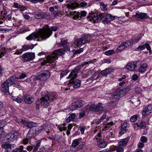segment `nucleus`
Segmentation results:
<instances>
[{
  "instance_id": "nucleus-54",
  "label": "nucleus",
  "mask_w": 152,
  "mask_h": 152,
  "mask_svg": "<svg viewBox=\"0 0 152 152\" xmlns=\"http://www.w3.org/2000/svg\"><path fill=\"white\" fill-rule=\"evenodd\" d=\"M107 143H99L98 144L100 148H104L107 145Z\"/></svg>"
},
{
  "instance_id": "nucleus-2",
  "label": "nucleus",
  "mask_w": 152,
  "mask_h": 152,
  "mask_svg": "<svg viewBox=\"0 0 152 152\" xmlns=\"http://www.w3.org/2000/svg\"><path fill=\"white\" fill-rule=\"evenodd\" d=\"M69 48H65L64 50L62 49L55 50L52 53L50 54L47 57L46 60L42 62L41 64L42 65H46V66H51L50 64H52V65H55V63L54 61L57 59L58 56L64 54L65 51H69Z\"/></svg>"
},
{
  "instance_id": "nucleus-61",
  "label": "nucleus",
  "mask_w": 152,
  "mask_h": 152,
  "mask_svg": "<svg viewBox=\"0 0 152 152\" xmlns=\"http://www.w3.org/2000/svg\"><path fill=\"white\" fill-rule=\"evenodd\" d=\"M94 61H93L91 60L88 62H85L83 64H81L82 66H83L84 65L88 64H89L93 63Z\"/></svg>"
},
{
  "instance_id": "nucleus-57",
  "label": "nucleus",
  "mask_w": 152,
  "mask_h": 152,
  "mask_svg": "<svg viewBox=\"0 0 152 152\" xmlns=\"http://www.w3.org/2000/svg\"><path fill=\"white\" fill-rule=\"evenodd\" d=\"M140 140L142 142H147V139L145 136H142L141 137Z\"/></svg>"
},
{
  "instance_id": "nucleus-7",
  "label": "nucleus",
  "mask_w": 152,
  "mask_h": 152,
  "mask_svg": "<svg viewBox=\"0 0 152 152\" xmlns=\"http://www.w3.org/2000/svg\"><path fill=\"white\" fill-rule=\"evenodd\" d=\"M19 134V133L17 131H12L6 136L5 140L7 142H14Z\"/></svg>"
},
{
  "instance_id": "nucleus-21",
  "label": "nucleus",
  "mask_w": 152,
  "mask_h": 152,
  "mask_svg": "<svg viewBox=\"0 0 152 152\" xmlns=\"http://www.w3.org/2000/svg\"><path fill=\"white\" fill-rule=\"evenodd\" d=\"M23 98L25 102L27 104H31L34 100V98L30 97L27 95L23 96Z\"/></svg>"
},
{
  "instance_id": "nucleus-11",
  "label": "nucleus",
  "mask_w": 152,
  "mask_h": 152,
  "mask_svg": "<svg viewBox=\"0 0 152 152\" xmlns=\"http://www.w3.org/2000/svg\"><path fill=\"white\" fill-rule=\"evenodd\" d=\"M146 123L144 121H142L140 123H136L133 125V127L135 130H137L139 129H145L146 128Z\"/></svg>"
},
{
  "instance_id": "nucleus-13",
  "label": "nucleus",
  "mask_w": 152,
  "mask_h": 152,
  "mask_svg": "<svg viewBox=\"0 0 152 152\" xmlns=\"http://www.w3.org/2000/svg\"><path fill=\"white\" fill-rule=\"evenodd\" d=\"M42 101V104L45 108L47 107L51 100L48 95H45L40 99Z\"/></svg>"
},
{
  "instance_id": "nucleus-58",
  "label": "nucleus",
  "mask_w": 152,
  "mask_h": 152,
  "mask_svg": "<svg viewBox=\"0 0 152 152\" xmlns=\"http://www.w3.org/2000/svg\"><path fill=\"white\" fill-rule=\"evenodd\" d=\"M80 130L81 131V133L82 134L84 133V132L86 128V127L82 126H80L79 127Z\"/></svg>"
},
{
  "instance_id": "nucleus-47",
  "label": "nucleus",
  "mask_w": 152,
  "mask_h": 152,
  "mask_svg": "<svg viewBox=\"0 0 152 152\" xmlns=\"http://www.w3.org/2000/svg\"><path fill=\"white\" fill-rule=\"evenodd\" d=\"M48 26V28L49 29L50 31L51 32V34L52 33V31H56L58 28L57 27H52L51 28V29H50L49 28V26L48 25H46L45 26L43 27H45V26Z\"/></svg>"
},
{
  "instance_id": "nucleus-39",
  "label": "nucleus",
  "mask_w": 152,
  "mask_h": 152,
  "mask_svg": "<svg viewBox=\"0 0 152 152\" xmlns=\"http://www.w3.org/2000/svg\"><path fill=\"white\" fill-rule=\"evenodd\" d=\"M12 145L9 143H5L2 145V147L3 148L5 149L10 148L11 149Z\"/></svg>"
},
{
  "instance_id": "nucleus-25",
  "label": "nucleus",
  "mask_w": 152,
  "mask_h": 152,
  "mask_svg": "<svg viewBox=\"0 0 152 152\" xmlns=\"http://www.w3.org/2000/svg\"><path fill=\"white\" fill-rule=\"evenodd\" d=\"M85 145L83 143H72V146L78 150L82 149Z\"/></svg>"
},
{
  "instance_id": "nucleus-17",
  "label": "nucleus",
  "mask_w": 152,
  "mask_h": 152,
  "mask_svg": "<svg viewBox=\"0 0 152 152\" xmlns=\"http://www.w3.org/2000/svg\"><path fill=\"white\" fill-rule=\"evenodd\" d=\"M115 16H112L110 14H108L106 15L104 19L102 21V23L105 24H108L115 19Z\"/></svg>"
},
{
  "instance_id": "nucleus-10",
  "label": "nucleus",
  "mask_w": 152,
  "mask_h": 152,
  "mask_svg": "<svg viewBox=\"0 0 152 152\" xmlns=\"http://www.w3.org/2000/svg\"><path fill=\"white\" fill-rule=\"evenodd\" d=\"M90 40V37L87 35H85L83 37L79 38L74 41L75 44L77 46L89 43Z\"/></svg>"
},
{
  "instance_id": "nucleus-31",
  "label": "nucleus",
  "mask_w": 152,
  "mask_h": 152,
  "mask_svg": "<svg viewBox=\"0 0 152 152\" xmlns=\"http://www.w3.org/2000/svg\"><path fill=\"white\" fill-rule=\"evenodd\" d=\"M124 43H122L117 48L116 50V52H119L123 50L126 49L124 47Z\"/></svg>"
},
{
  "instance_id": "nucleus-48",
  "label": "nucleus",
  "mask_w": 152,
  "mask_h": 152,
  "mask_svg": "<svg viewBox=\"0 0 152 152\" xmlns=\"http://www.w3.org/2000/svg\"><path fill=\"white\" fill-rule=\"evenodd\" d=\"M35 18L37 19H40L42 18V13H38L36 14L35 16Z\"/></svg>"
},
{
  "instance_id": "nucleus-40",
  "label": "nucleus",
  "mask_w": 152,
  "mask_h": 152,
  "mask_svg": "<svg viewBox=\"0 0 152 152\" xmlns=\"http://www.w3.org/2000/svg\"><path fill=\"white\" fill-rule=\"evenodd\" d=\"M120 90L121 91H123V95H124V94H125L126 92L129 91V89L128 86H126V87H125L123 89H120Z\"/></svg>"
},
{
  "instance_id": "nucleus-27",
  "label": "nucleus",
  "mask_w": 152,
  "mask_h": 152,
  "mask_svg": "<svg viewBox=\"0 0 152 152\" xmlns=\"http://www.w3.org/2000/svg\"><path fill=\"white\" fill-rule=\"evenodd\" d=\"M66 6L68 8L73 10L78 6V4L76 2H74L67 4Z\"/></svg>"
},
{
  "instance_id": "nucleus-45",
  "label": "nucleus",
  "mask_w": 152,
  "mask_h": 152,
  "mask_svg": "<svg viewBox=\"0 0 152 152\" xmlns=\"http://www.w3.org/2000/svg\"><path fill=\"white\" fill-rule=\"evenodd\" d=\"M115 51L113 50H109L106 51L105 54L107 55H110L114 53Z\"/></svg>"
},
{
  "instance_id": "nucleus-53",
  "label": "nucleus",
  "mask_w": 152,
  "mask_h": 152,
  "mask_svg": "<svg viewBox=\"0 0 152 152\" xmlns=\"http://www.w3.org/2000/svg\"><path fill=\"white\" fill-rule=\"evenodd\" d=\"M28 29V28H25L23 27L19 30L18 32L20 33H22L25 31H28L29 30Z\"/></svg>"
},
{
  "instance_id": "nucleus-64",
  "label": "nucleus",
  "mask_w": 152,
  "mask_h": 152,
  "mask_svg": "<svg viewBox=\"0 0 152 152\" xmlns=\"http://www.w3.org/2000/svg\"><path fill=\"white\" fill-rule=\"evenodd\" d=\"M27 75L24 73H22L19 77V79L24 78L27 76Z\"/></svg>"
},
{
  "instance_id": "nucleus-42",
  "label": "nucleus",
  "mask_w": 152,
  "mask_h": 152,
  "mask_svg": "<svg viewBox=\"0 0 152 152\" xmlns=\"http://www.w3.org/2000/svg\"><path fill=\"white\" fill-rule=\"evenodd\" d=\"M6 121L4 120L0 121V129H2L6 125Z\"/></svg>"
},
{
  "instance_id": "nucleus-34",
  "label": "nucleus",
  "mask_w": 152,
  "mask_h": 152,
  "mask_svg": "<svg viewBox=\"0 0 152 152\" xmlns=\"http://www.w3.org/2000/svg\"><path fill=\"white\" fill-rule=\"evenodd\" d=\"M42 101L38 99L37 100V101L36 102V109L37 110H38L39 109L40 106V104H42Z\"/></svg>"
},
{
  "instance_id": "nucleus-52",
  "label": "nucleus",
  "mask_w": 152,
  "mask_h": 152,
  "mask_svg": "<svg viewBox=\"0 0 152 152\" xmlns=\"http://www.w3.org/2000/svg\"><path fill=\"white\" fill-rule=\"evenodd\" d=\"M68 72L66 70L62 71L60 74L61 78H62L64 76L66 75Z\"/></svg>"
},
{
  "instance_id": "nucleus-1",
  "label": "nucleus",
  "mask_w": 152,
  "mask_h": 152,
  "mask_svg": "<svg viewBox=\"0 0 152 152\" xmlns=\"http://www.w3.org/2000/svg\"><path fill=\"white\" fill-rule=\"evenodd\" d=\"M51 35V32L47 26L43 27L42 28L40 29L39 31L35 33H32L28 36L26 39L28 40H32L37 39V40H39V39L41 40L45 39L49 37Z\"/></svg>"
},
{
  "instance_id": "nucleus-12",
  "label": "nucleus",
  "mask_w": 152,
  "mask_h": 152,
  "mask_svg": "<svg viewBox=\"0 0 152 152\" xmlns=\"http://www.w3.org/2000/svg\"><path fill=\"white\" fill-rule=\"evenodd\" d=\"M22 58L26 61H30L34 58V53H26L22 55Z\"/></svg>"
},
{
  "instance_id": "nucleus-16",
  "label": "nucleus",
  "mask_w": 152,
  "mask_h": 152,
  "mask_svg": "<svg viewBox=\"0 0 152 152\" xmlns=\"http://www.w3.org/2000/svg\"><path fill=\"white\" fill-rule=\"evenodd\" d=\"M91 72H92V75L91 76L89 75V78L86 80V82H88L89 83H91L94 80H96L100 76H99V75L95 77L96 76V73L94 71L91 70Z\"/></svg>"
},
{
  "instance_id": "nucleus-37",
  "label": "nucleus",
  "mask_w": 152,
  "mask_h": 152,
  "mask_svg": "<svg viewBox=\"0 0 152 152\" xmlns=\"http://www.w3.org/2000/svg\"><path fill=\"white\" fill-rule=\"evenodd\" d=\"M61 42L60 43V45L62 46H64L67 44V41L65 40L64 38H62L61 39Z\"/></svg>"
},
{
  "instance_id": "nucleus-4",
  "label": "nucleus",
  "mask_w": 152,
  "mask_h": 152,
  "mask_svg": "<svg viewBox=\"0 0 152 152\" xmlns=\"http://www.w3.org/2000/svg\"><path fill=\"white\" fill-rule=\"evenodd\" d=\"M16 81L15 77L11 76L4 82L2 85L1 90L6 94L9 93V87L13 84Z\"/></svg>"
},
{
  "instance_id": "nucleus-62",
  "label": "nucleus",
  "mask_w": 152,
  "mask_h": 152,
  "mask_svg": "<svg viewBox=\"0 0 152 152\" xmlns=\"http://www.w3.org/2000/svg\"><path fill=\"white\" fill-rule=\"evenodd\" d=\"M86 12L85 11H83L81 12V13H80V18H81L82 17H85L86 16Z\"/></svg>"
},
{
  "instance_id": "nucleus-60",
  "label": "nucleus",
  "mask_w": 152,
  "mask_h": 152,
  "mask_svg": "<svg viewBox=\"0 0 152 152\" xmlns=\"http://www.w3.org/2000/svg\"><path fill=\"white\" fill-rule=\"evenodd\" d=\"M145 44L143 45L139 46L137 48V49L139 50H142L145 48Z\"/></svg>"
},
{
  "instance_id": "nucleus-32",
  "label": "nucleus",
  "mask_w": 152,
  "mask_h": 152,
  "mask_svg": "<svg viewBox=\"0 0 152 152\" xmlns=\"http://www.w3.org/2000/svg\"><path fill=\"white\" fill-rule=\"evenodd\" d=\"M113 122H108L104 126V128L102 129L103 131H106L110 127V126L113 125Z\"/></svg>"
},
{
  "instance_id": "nucleus-63",
  "label": "nucleus",
  "mask_w": 152,
  "mask_h": 152,
  "mask_svg": "<svg viewBox=\"0 0 152 152\" xmlns=\"http://www.w3.org/2000/svg\"><path fill=\"white\" fill-rule=\"evenodd\" d=\"M39 144V143H37L36 144L34 149L33 151L34 152L36 151L37 150L38 148L39 147L40 145Z\"/></svg>"
},
{
  "instance_id": "nucleus-46",
  "label": "nucleus",
  "mask_w": 152,
  "mask_h": 152,
  "mask_svg": "<svg viewBox=\"0 0 152 152\" xmlns=\"http://www.w3.org/2000/svg\"><path fill=\"white\" fill-rule=\"evenodd\" d=\"M58 127L60 131H62L63 130H65L66 129V127L64 126L63 125H59Z\"/></svg>"
},
{
  "instance_id": "nucleus-59",
  "label": "nucleus",
  "mask_w": 152,
  "mask_h": 152,
  "mask_svg": "<svg viewBox=\"0 0 152 152\" xmlns=\"http://www.w3.org/2000/svg\"><path fill=\"white\" fill-rule=\"evenodd\" d=\"M145 48H146L147 50H148L149 52L151 53V50L149 45L148 44L145 43Z\"/></svg>"
},
{
  "instance_id": "nucleus-28",
  "label": "nucleus",
  "mask_w": 152,
  "mask_h": 152,
  "mask_svg": "<svg viewBox=\"0 0 152 152\" xmlns=\"http://www.w3.org/2000/svg\"><path fill=\"white\" fill-rule=\"evenodd\" d=\"M34 47V45H24L22 47V48L21 49L23 51L25 50H26L29 49H32Z\"/></svg>"
},
{
  "instance_id": "nucleus-30",
  "label": "nucleus",
  "mask_w": 152,
  "mask_h": 152,
  "mask_svg": "<svg viewBox=\"0 0 152 152\" xmlns=\"http://www.w3.org/2000/svg\"><path fill=\"white\" fill-rule=\"evenodd\" d=\"M75 117V114L72 113L69 115L68 117L66 119V121L67 122H69L70 121H74Z\"/></svg>"
},
{
  "instance_id": "nucleus-43",
  "label": "nucleus",
  "mask_w": 152,
  "mask_h": 152,
  "mask_svg": "<svg viewBox=\"0 0 152 152\" xmlns=\"http://www.w3.org/2000/svg\"><path fill=\"white\" fill-rule=\"evenodd\" d=\"M76 101L79 108L81 106H83L85 104V102H84L81 100H76Z\"/></svg>"
},
{
  "instance_id": "nucleus-41",
  "label": "nucleus",
  "mask_w": 152,
  "mask_h": 152,
  "mask_svg": "<svg viewBox=\"0 0 152 152\" xmlns=\"http://www.w3.org/2000/svg\"><path fill=\"white\" fill-rule=\"evenodd\" d=\"M137 117L138 116L137 115H133L131 117L130 121L133 122H134L137 120Z\"/></svg>"
},
{
  "instance_id": "nucleus-36",
  "label": "nucleus",
  "mask_w": 152,
  "mask_h": 152,
  "mask_svg": "<svg viewBox=\"0 0 152 152\" xmlns=\"http://www.w3.org/2000/svg\"><path fill=\"white\" fill-rule=\"evenodd\" d=\"M57 94L55 93H53L49 96L50 100L53 101V100L56 99Z\"/></svg>"
},
{
  "instance_id": "nucleus-55",
  "label": "nucleus",
  "mask_w": 152,
  "mask_h": 152,
  "mask_svg": "<svg viewBox=\"0 0 152 152\" xmlns=\"http://www.w3.org/2000/svg\"><path fill=\"white\" fill-rule=\"evenodd\" d=\"M44 129V126H39L38 128H37V129H36V130L37 134H38L40 132H41L42 130Z\"/></svg>"
},
{
  "instance_id": "nucleus-23",
  "label": "nucleus",
  "mask_w": 152,
  "mask_h": 152,
  "mask_svg": "<svg viewBox=\"0 0 152 152\" xmlns=\"http://www.w3.org/2000/svg\"><path fill=\"white\" fill-rule=\"evenodd\" d=\"M91 70H88L86 74L82 73L80 75V77L82 79H84L89 77V75L91 76L92 75Z\"/></svg>"
},
{
  "instance_id": "nucleus-19",
  "label": "nucleus",
  "mask_w": 152,
  "mask_h": 152,
  "mask_svg": "<svg viewBox=\"0 0 152 152\" xmlns=\"http://www.w3.org/2000/svg\"><path fill=\"white\" fill-rule=\"evenodd\" d=\"M123 92L121 91L120 89H117L113 93V97L115 99H118L122 96H124L123 94Z\"/></svg>"
},
{
  "instance_id": "nucleus-3",
  "label": "nucleus",
  "mask_w": 152,
  "mask_h": 152,
  "mask_svg": "<svg viewBox=\"0 0 152 152\" xmlns=\"http://www.w3.org/2000/svg\"><path fill=\"white\" fill-rule=\"evenodd\" d=\"M81 68L80 66H78L76 67L71 72L68 78L71 79V80L69 81L67 84L69 86L72 85L74 88H77L80 86L81 85V81L79 80H74L73 79L76 78L77 77L78 72Z\"/></svg>"
},
{
  "instance_id": "nucleus-14",
  "label": "nucleus",
  "mask_w": 152,
  "mask_h": 152,
  "mask_svg": "<svg viewBox=\"0 0 152 152\" xmlns=\"http://www.w3.org/2000/svg\"><path fill=\"white\" fill-rule=\"evenodd\" d=\"M152 105H148L146 106L142 111V114L143 116H146L149 115L151 112Z\"/></svg>"
},
{
  "instance_id": "nucleus-8",
  "label": "nucleus",
  "mask_w": 152,
  "mask_h": 152,
  "mask_svg": "<svg viewBox=\"0 0 152 152\" xmlns=\"http://www.w3.org/2000/svg\"><path fill=\"white\" fill-rule=\"evenodd\" d=\"M140 64V62L139 61L132 62L128 64L126 69L131 71H136Z\"/></svg>"
},
{
  "instance_id": "nucleus-49",
  "label": "nucleus",
  "mask_w": 152,
  "mask_h": 152,
  "mask_svg": "<svg viewBox=\"0 0 152 152\" xmlns=\"http://www.w3.org/2000/svg\"><path fill=\"white\" fill-rule=\"evenodd\" d=\"M141 39L140 37H136L132 39V42L134 43H137Z\"/></svg>"
},
{
  "instance_id": "nucleus-38",
  "label": "nucleus",
  "mask_w": 152,
  "mask_h": 152,
  "mask_svg": "<svg viewBox=\"0 0 152 152\" xmlns=\"http://www.w3.org/2000/svg\"><path fill=\"white\" fill-rule=\"evenodd\" d=\"M74 14V16L73 17V18L75 19L76 18H78L80 16V13L77 12L76 11L73 12Z\"/></svg>"
},
{
  "instance_id": "nucleus-24",
  "label": "nucleus",
  "mask_w": 152,
  "mask_h": 152,
  "mask_svg": "<svg viewBox=\"0 0 152 152\" xmlns=\"http://www.w3.org/2000/svg\"><path fill=\"white\" fill-rule=\"evenodd\" d=\"M113 69H106L102 71L101 72V74L103 76H106L107 75L110 74L112 72Z\"/></svg>"
},
{
  "instance_id": "nucleus-6",
  "label": "nucleus",
  "mask_w": 152,
  "mask_h": 152,
  "mask_svg": "<svg viewBox=\"0 0 152 152\" xmlns=\"http://www.w3.org/2000/svg\"><path fill=\"white\" fill-rule=\"evenodd\" d=\"M50 72L46 70L41 71L37 74L36 77L37 79L41 81H45L50 77Z\"/></svg>"
},
{
  "instance_id": "nucleus-5",
  "label": "nucleus",
  "mask_w": 152,
  "mask_h": 152,
  "mask_svg": "<svg viewBox=\"0 0 152 152\" xmlns=\"http://www.w3.org/2000/svg\"><path fill=\"white\" fill-rule=\"evenodd\" d=\"M85 108L86 110L95 112L102 111L103 110L101 103H99L97 104H88L85 107Z\"/></svg>"
},
{
  "instance_id": "nucleus-35",
  "label": "nucleus",
  "mask_w": 152,
  "mask_h": 152,
  "mask_svg": "<svg viewBox=\"0 0 152 152\" xmlns=\"http://www.w3.org/2000/svg\"><path fill=\"white\" fill-rule=\"evenodd\" d=\"M35 124L33 122H30L28 123H27L26 124V126L28 128L32 129L33 128Z\"/></svg>"
},
{
  "instance_id": "nucleus-22",
  "label": "nucleus",
  "mask_w": 152,
  "mask_h": 152,
  "mask_svg": "<svg viewBox=\"0 0 152 152\" xmlns=\"http://www.w3.org/2000/svg\"><path fill=\"white\" fill-rule=\"evenodd\" d=\"M127 143H119L118 145L116 148V152H123L124 149L123 147L126 146Z\"/></svg>"
},
{
  "instance_id": "nucleus-9",
  "label": "nucleus",
  "mask_w": 152,
  "mask_h": 152,
  "mask_svg": "<svg viewBox=\"0 0 152 152\" xmlns=\"http://www.w3.org/2000/svg\"><path fill=\"white\" fill-rule=\"evenodd\" d=\"M37 134L35 128L31 129L28 131L27 134V138L24 139L23 142H28L31 141L30 139Z\"/></svg>"
},
{
  "instance_id": "nucleus-18",
  "label": "nucleus",
  "mask_w": 152,
  "mask_h": 152,
  "mask_svg": "<svg viewBox=\"0 0 152 152\" xmlns=\"http://www.w3.org/2000/svg\"><path fill=\"white\" fill-rule=\"evenodd\" d=\"M134 16L135 18L140 19H143L148 17L146 13H142L139 11H137L136 12V14Z\"/></svg>"
},
{
  "instance_id": "nucleus-26",
  "label": "nucleus",
  "mask_w": 152,
  "mask_h": 152,
  "mask_svg": "<svg viewBox=\"0 0 152 152\" xmlns=\"http://www.w3.org/2000/svg\"><path fill=\"white\" fill-rule=\"evenodd\" d=\"M78 108L76 101L73 102L69 106L70 110L72 111L76 110Z\"/></svg>"
},
{
  "instance_id": "nucleus-15",
  "label": "nucleus",
  "mask_w": 152,
  "mask_h": 152,
  "mask_svg": "<svg viewBox=\"0 0 152 152\" xmlns=\"http://www.w3.org/2000/svg\"><path fill=\"white\" fill-rule=\"evenodd\" d=\"M104 17L102 14L96 15L91 16V18L90 19L91 21H93L94 23L101 21Z\"/></svg>"
},
{
  "instance_id": "nucleus-56",
  "label": "nucleus",
  "mask_w": 152,
  "mask_h": 152,
  "mask_svg": "<svg viewBox=\"0 0 152 152\" xmlns=\"http://www.w3.org/2000/svg\"><path fill=\"white\" fill-rule=\"evenodd\" d=\"M101 136V133H99L97 134V135L95 137V139L98 140L97 141V142H99V140H100V137Z\"/></svg>"
},
{
  "instance_id": "nucleus-33",
  "label": "nucleus",
  "mask_w": 152,
  "mask_h": 152,
  "mask_svg": "<svg viewBox=\"0 0 152 152\" xmlns=\"http://www.w3.org/2000/svg\"><path fill=\"white\" fill-rule=\"evenodd\" d=\"M12 99L13 101L17 102L18 103H20L22 102L21 98L18 96H12Z\"/></svg>"
},
{
  "instance_id": "nucleus-20",
  "label": "nucleus",
  "mask_w": 152,
  "mask_h": 152,
  "mask_svg": "<svg viewBox=\"0 0 152 152\" xmlns=\"http://www.w3.org/2000/svg\"><path fill=\"white\" fill-rule=\"evenodd\" d=\"M128 127V125L127 123L126 122L124 123L121 126L120 131L119 132V133L121 135H122L124 134L127 131V128Z\"/></svg>"
},
{
  "instance_id": "nucleus-50",
  "label": "nucleus",
  "mask_w": 152,
  "mask_h": 152,
  "mask_svg": "<svg viewBox=\"0 0 152 152\" xmlns=\"http://www.w3.org/2000/svg\"><path fill=\"white\" fill-rule=\"evenodd\" d=\"M130 139V137H127L126 138L121 140V141L119 142H128L129 141Z\"/></svg>"
},
{
  "instance_id": "nucleus-29",
  "label": "nucleus",
  "mask_w": 152,
  "mask_h": 152,
  "mask_svg": "<svg viewBox=\"0 0 152 152\" xmlns=\"http://www.w3.org/2000/svg\"><path fill=\"white\" fill-rule=\"evenodd\" d=\"M147 66V65L146 63L141 64L139 67L138 69L140 72H143L145 71Z\"/></svg>"
},
{
  "instance_id": "nucleus-44",
  "label": "nucleus",
  "mask_w": 152,
  "mask_h": 152,
  "mask_svg": "<svg viewBox=\"0 0 152 152\" xmlns=\"http://www.w3.org/2000/svg\"><path fill=\"white\" fill-rule=\"evenodd\" d=\"M122 43L124 44V47L126 48L131 45V42L129 40H127L125 42H123Z\"/></svg>"
},
{
  "instance_id": "nucleus-51",
  "label": "nucleus",
  "mask_w": 152,
  "mask_h": 152,
  "mask_svg": "<svg viewBox=\"0 0 152 152\" xmlns=\"http://www.w3.org/2000/svg\"><path fill=\"white\" fill-rule=\"evenodd\" d=\"M83 51V48H80L77 50H73L74 53H79L82 52Z\"/></svg>"
}]
</instances>
